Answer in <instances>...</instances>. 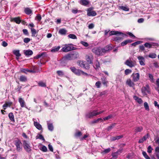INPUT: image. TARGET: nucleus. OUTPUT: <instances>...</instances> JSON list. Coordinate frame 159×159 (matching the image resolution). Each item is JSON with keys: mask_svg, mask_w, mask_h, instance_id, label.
I'll return each instance as SVG.
<instances>
[{"mask_svg": "<svg viewBox=\"0 0 159 159\" xmlns=\"http://www.w3.org/2000/svg\"><path fill=\"white\" fill-rule=\"evenodd\" d=\"M143 128L142 126H138L136 127L135 129V132L137 133L138 132H140L143 130Z\"/></svg>", "mask_w": 159, "mask_h": 159, "instance_id": "obj_34", "label": "nucleus"}, {"mask_svg": "<svg viewBox=\"0 0 159 159\" xmlns=\"http://www.w3.org/2000/svg\"><path fill=\"white\" fill-rule=\"evenodd\" d=\"M148 138V134L147 135L144 136L143 138L139 140L138 143H142L144 141H145Z\"/></svg>", "mask_w": 159, "mask_h": 159, "instance_id": "obj_31", "label": "nucleus"}, {"mask_svg": "<svg viewBox=\"0 0 159 159\" xmlns=\"http://www.w3.org/2000/svg\"><path fill=\"white\" fill-rule=\"evenodd\" d=\"M18 101L21 107H25L27 108L26 106L25 105V102L23 98L21 97H19L18 98Z\"/></svg>", "mask_w": 159, "mask_h": 159, "instance_id": "obj_13", "label": "nucleus"}, {"mask_svg": "<svg viewBox=\"0 0 159 159\" xmlns=\"http://www.w3.org/2000/svg\"><path fill=\"white\" fill-rule=\"evenodd\" d=\"M58 75L59 76H62L64 75L63 72L61 70H58L57 72Z\"/></svg>", "mask_w": 159, "mask_h": 159, "instance_id": "obj_62", "label": "nucleus"}, {"mask_svg": "<svg viewBox=\"0 0 159 159\" xmlns=\"http://www.w3.org/2000/svg\"><path fill=\"white\" fill-rule=\"evenodd\" d=\"M41 16L40 14L37 15L36 17V20L38 21H40L41 20Z\"/></svg>", "mask_w": 159, "mask_h": 159, "instance_id": "obj_54", "label": "nucleus"}, {"mask_svg": "<svg viewBox=\"0 0 159 159\" xmlns=\"http://www.w3.org/2000/svg\"><path fill=\"white\" fill-rule=\"evenodd\" d=\"M101 84L100 82L98 81L96 83L95 85L97 88H99L100 87Z\"/></svg>", "mask_w": 159, "mask_h": 159, "instance_id": "obj_59", "label": "nucleus"}, {"mask_svg": "<svg viewBox=\"0 0 159 159\" xmlns=\"http://www.w3.org/2000/svg\"><path fill=\"white\" fill-rule=\"evenodd\" d=\"M22 143L23 148L25 151L28 153L30 152L32 150L29 142L24 140L22 141Z\"/></svg>", "mask_w": 159, "mask_h": 159, "instance_id": "obj_3", "label": "nucleus"}, {"mask_svg": "<svg viewBox=\"0 0 159 159\" xmlns=\"http://www.w3.org/2000/svg\"><path fill=\"white\" fill-rule=\"evenodd\" d=\"M68 37L70 39H77L76 36L73 34H70L68 35Z\"/></svg>", "mask_w": 159, "mask_h": 159, "instance_id": "obj_38", "label": "nucleus"}, {"mask_svg": "<svg viewBox=\"0 0 159 159\" xmlns=\"http://www.w3.org/2000/svg\"><path fill=\"white\" fill-rule=\"evenodd\" d=\"M8 117L10 120L12 122H14V117L13 113L12 112H10L8 115Z\"/></svg>", "mask_w": 159, "mask_h": 159, "instance_id": "obj_32", "label": "nucleus"}, {"mask_svg": "<svg viewBox=\"0 0 159 159\" xmlns=\"http://www.w3.org/2000/svg\"><path fill=\"white\" fill-rule=\"evenodd\" d=\"M113 117V115H112L111 114L108 115V116L106 117L103 118V120H108L112 118Z\"/></svg>", "mask_w": 159, "mask_h": 159, "instance_id": "obj_40", "label": "nucleus"}, {"mask_svg": "<svg viewBox=\"0 0 159 159\" xmlns=\"http://www.w3.org/2000/svg\"><path fill=\"white\" fill-rule=\"evenodd\" d=\"M134 98L139 104H141L143 102V101L142 99L139 97L134 96Z\"/></svg>", "mask_w": 159, "mask_h": 159, "instance_id": "obj_30", "label": "nucleus"}, {"mask_svg": "<svg viewBox=\"0 0 159 159\" xmlns=\"http://www.w3.org/2000/svg\"><path fill=\"white\" fill-rule=\"evenodd\" d=\"M30 41V39L28 38H25L24 39V42L25 43H28Z\"/></svg>", "mask_w": 159, "mask_h": 159, "instance_id": "obj_58", "label": "nucleus"}, {"mask_svg": "<svg viewBox=\"0 0 159 159\" xmlns=\"http://www.w3.org/2000/svg\"><path fill=\"white\" fill-rule=\"evenodd\" d=\"M31 30L32 33V36L33 37H36L37 36V32L34 28H31Z\"/></svg>", "mask_w": 159, "mask_h": 159, "instance_id": "obj_25", "label": "nucleus"}, {"mask_svg": "<svg viewBox=\"0 0 159 159\" xmlns=\"http://www.w3.org/2000/svg\"><path fill=\"white\" fill-rule=\"evenodd\" d=\"M70 69L74 73L77 75L80 76L81 75V74L85 75H88L87 73L84 72L82 70L76 69L74 66L71 67L70 68Z\"/></svg>", "mask_w": 159, "mask_h": 159, "instance_id": "obj_4", "label": "nucleus"}, {"mask_svg": "<svg viewBox=\"0 0 159 159\" xmlns=\"http://www.w3.org/2000/svg\"><path fill=\"white\" fill-rule=\"evenodd\" d=\"M83 68L86 69H88L89 68V65L85 61V63H84V66Z\"/></svg>", "mask_w": 159, "mask_h": 159, "instance_id": "obj_56", "label": "nucleus"}, {"mask_svg": "<svg viewBox=\"0 0 159 159\" xmlns=\"http://www.w3.org/2000/svg\"><path fill=\"white\" fill-rule=\"evenodd\" d=\"M113 39L114 41L118 42L119 41L122 40L123 38L119 37H114Z\"/></svg>", "mask_w": 159, "mask_h": 159, "instance_id": "obj_45", "label": "nucleus"}, {"mask_svg": "<svg viewBox=\"0 0 159 159\" xmlns=\"http://www.w3.org/2000/svg\"><path fill=\"white\" fill-rule=\"evenodd\" d=\"M100 121H103V119L101 118H99L96 120H94L91 122L92 124H94L98 123Z\"/></svg>", "mask_w": 159, "mask_h": 159, "instance_id": "obj_47", "label": "nucleus"}, {"mask_svg": "<svg viewBox=\"0 0 159 159\" xmlns=\"http://www.w3.org/2000/svg\"><path fill=\"white\" fill-rule=\"evenodd\" d=\"M24 53L26 56L31 55L33 53V51L30 50H25L24 51Z\"/></svg>", "mask_w": 159, "mask_h": 159, "instance_id": "obj_27", "label": "nucleus"}, {"mask_svg": "<svg viewBox=\"0 0 159 159\" xmlns=\"http://www.w3.org/2000/svg\"><path fill=\"white\" fill-rule=\"evenodd\" d=\"M72 44H66L65 46L63 47L61 50L62 51L65 52H67L74 49V47L71 46Z\"/></svg>", "mask_w": 159, "mask_h": 159, "instance_id": "obj_7", "label": "nucleus"}, {"mask_svg": "<svg viewBox=\"0 0 159 159\" xmlns=\"http://www.w3.org/2000/svg\"><path fill=\"white\" fill-rule=\"evenodd\" d=\"M123 137V135L117 136L115 137H112L111 138V140L112 141H115L116 140H117Z\"/></svg>", "mask_w": 159, "mask_h": 159, "instance_id": "obj_26", "label": "nucleus"}, {"mask_svg": "<svg viewBox=\"0 0 159 159\" xmlns=\"http://www.w3.org/2000/svg\"><path fill=\"white\" fill-rule=\"evenodd\" d=\"M23 32L24 34L26 35H29V33L27 29H24L23 30Z\"/></svg>", "mask_w": 159, "mask_h": 159, "instance_id": "obj_61", "label": "nucleus"}, {"mask_svg": "<svg viewBox=\"0 0 159 159\" xmlns=\"http://www.w3.org/2000/svg\"><path fill=\"white\" fill-rule=\"evenodd\" d=\"M45 54V52H43L42 53H40L38 55L34 57V58L35 59H38L41 57H43V56Z\"/></svg>", "mask_w": 159, "mask_h": 159, "instance_id": "obj_41", "label": "nucleus"}, {"mask_svg": "<svg viewBox=\"0 0 159 159\" xmlns=\"http://www.w3.org/2000/svg\"><path fill=\"white\" fill-rule=\"evenodd\" d=\"M11 21H14L18 24H20L21 22V20L19 17L11 18Z\"/></svg>", "mask_w": 159, "mask_h": 159, "instance_id": "obj_23", "label": "nucleus"}, {"mask_svg": "<svg viewBox=\"0 0 159 159\" xmlns=\"http://www.w3.org/2000/svg\"><path fill=\"white\" fill-rule=\"evenodd\" d=\"M153 150V148H152L151 146H149L148 148L147 152L149 153L152 152V150Z\"/></svg>", "mask_w": 159, "mask_h": 159, "instance_id": "obj_60", "label": "nucleus"}, {"mask_svg": "<svg viewBox=\"0 0 159 159\" xmlns=\"http://www.w3.org/2000/svg\"><path fill=\"white\" fill-rule=\"evenodd\" d=\"M125 64L126 65L131 68L134 66L135 65V64L131 60L130 58L126 60Z\"/></svg>", "mask_w": 159, "mask_h": 159, "instance_id": "obj_10", "label": "nucleus"}, {"mask_svg": "<svg viewBox=\"0 0 159 159\" xmlns=\"http://www.w3.org/2000/svg\"><path fill=\"white\" fill-rule=\"evenodd\" d=\"M142 154L143 156L146 159H150V157L147 155L146 152H143Z\"/></svg>", "mask_w": 159, "mask_h": 159, "instance_id": "obj_50", "label": "nucleus"}, {"mask_svg": "<svg viewBox=\"0 0 159 159\" xmlns=\"http://www.w3.org/2000/svg\"><path fill=\"white\" fill-rule=\"evenodd\" d=\"M116 125V124L115 123H112L106 128V130L108 131L111 130Z\"/></svg>", "mask_w": 159, "mask_h": 159, "instance_id": "obj_33", "label": "nucleus"}, {"mask_svg": "<svg viewBox=\"0 0 159 159\" xmlns=\"http://www.w3.org/2000/svg\"><path fill=\"white\" fill-rule=\"evenodd\" d=\"M78 2L81 5L84 6H88L90 3V1L88 0H80Z\"/></svg>", "mask_w": 159, "mask_h": 159, "instance_id": "obj_12", "label": "nucleus"}, {"mask_svg": "<svg viewBox=\"0 0 159 159\" xmlns=\"http://www.w3.org/2000/svg\"><path fill=\"white\" fill-rule=\"evenodd\" d=\"M96 111H93L92 112H90L86 115L87 117L89 118H92L94 116H97Z\"/></svg>", "mask_w": 159, "mask_h": 159, "instance_id": "obj_15", "label": "nucleus"}, {"mask_svg": "<svg viewBox=\"0 0 159 159\" xmlns=\"http://www.w3.org/2000/svg\"><path fill=\"white\" fill-rule=\"evenodd\" d=\"M84 63H85V61H80L78 62V64L81 67L83 68Z\"/></svg>", "mask_w": 159, "mask_h": 159, "instance_id": "obj_39", "label": "nucleus"}, {"mask_svg": "<svg viewBox=\"0 0 159 159\" xmlns=\"http://www.w3.org/2000/svg\"><path fill=\"white\" fill-rule=\"evenodd\" d=\"M144 106L145 109L148 111L149 110L148 104L147 102H145L144 103Z\"/></svg>", "mask_w": 159, "mask_h": 159, "instance_id": "obj_51", "label": "nucleus"}, {"mask_svg": "<svg viewBox=\"0 0 159 159\" xmlns=\"http://www.w3.org/2000/svg\"><path fill=\"white\" fill-rule=\"evenodd\" d=\"M131 72L132 70L129 69H126L125 71V73L126 75L131 73Z\"/></svg>", "mask_w": 159, "mask_h": 159, "instance_id": "obj_52", "label": "nucleus"}, {"mask_svg": "<svg viewBox=\"0 0 159 159\" xmlns=\"http://www.w3.org/2000/svg\"><path fill=\"white\" fill-rule=\"evenodd\" d=\"M122 35L123 37L126 36V35L125 34H124L123 33L118 31H111L109 32V36H111L112 35Z\"/></svg>", "mask_w": 159, "mask_h": 159, "instance_id": "obj_9", "label": "nucleus"}, {"mask_svg": "<svg viewBox=\"0 0 159 159\" xmlns=\"http://www.w3.org/2000/svg\"><path fill=\"white\" fill-rule=\"evenodd\" d=\"M34 126L38 129L39 130H41L42 129V126L41 125L39 122L34 121Z\"/></svg>", "mask_w": 159, "mask_h": 159, "instance_id": "obj_19", "label": "nucleus"}, {"mask_svg": "<svg viewBox=\"0 0 159 159\" xmlns=\"http://www.w3.org/2000/svg\"><path fill=\"white\" fill-rule=\"evenodd\" d=\"M14 144L16 147V150L20 152L22 150V143L21 141L18 139L14 141Z\"/></svg>", "mask_w": 159, "mask_h": 159, "instance_id": "obj_5", "label": "nucleus"}, {"mask_svg": "<svg viewBox=\"0 0 159 159\" xmlns=\"http://www.w3.org/2000/svg\"><path fill=\"white\" fill-rule=\"evenodd\" d=\"M82 135V133L80 131H77L75 134V136L76 138L80 137Z\"/></svg>", "mask_w": 159, "mask_h": 159, "instance_id": "obj_37", "label": "nucleus"}, {"mask_svg": "<svg viewBox=\"0 0 159 159\" xmlns=\"http://www.w3.org/2000/svg\"><path fill=\"white\" fill-rule=\"evenodd\" d=\"M141 43V42L140 41H138L136 42L133 43H132L131 45L132 46H135L137 45L140 44Z\"/></svg>", "mask_w": 159, "mask_h": 159, "instance_id": "obj_57", "label": "nucleus"}, {"mask_svg": "<svg viewBox=\"0 0 159 159\" xmlns=\"http://www.w3.org/2000/svg\"><path fill=\"white\" fill-rule=\"evenodd\" d=\"M25 12L27 15H30L32 13V11L29 8H26L24 10Z\"/></svg>", "mask_w": 159, "mask_h": 159, "instance_id": "obj_29", "label": "nucleus"}, {"mask_svg": "<svg viewBox=\"0 0 159 159\" xmlns=\"http://www.w3.org/2000/svg\"><path fill=\"white\" fill-rule=\"evenodd\" d=\"M119 7L120 9L125 11H129V8L126 7L120 6Z\"/></svg>", "mask_w": 159, "mask_h": 159, "instance_id": "obj_48", "label": "nucleus"}, {"mask_svg": "<svg viewBox=\"0 0 159 159\" xmlns=\"http://www.w3.org/2000/svg\"><path fill=\"white\" fill-rule=\"evenodd\" d=\"M60 46H59L57 47H53L51 50V52H57L60 48Z\"/></svg>", "mask_w": 159, "mask_h": 159, "instance_id": "obj_28", "label": "nucleus"}, {"mask_svg": "<svg viewBox=\"0 0 159 159\" xmlns=\"http://www.w3.org/2000/svg\"><path fill=\"white\" fill-rule=\"evenodd\" d=\"M79 55L78 52H73L65 55L63 57L64 60H72L77 59L79 57Z\"/></svg>", "mask_w": 159, "mask_h": 159, "instance_id": "obj_2", "label": "nucleus"}, {"mask_svg": "<svg viewBox=\"0 0 159 159\" xmlns=\"http://www.w3.org/2000/svg\"><path fill=\"white\" fill-rule=\"evenodd\" d=\"M86 58L87 61L89 64L92 63V61L93 60V55L91 54H89L87 55L86 56Z\"/></svg>", "mask_w": 159, "mask_h": 159, "instance_id": "obj_14", "label": "nucleus"}, {"mask_svg": "<svg viewBox=\"0 0 159 159\" xmlns=\"http://www.w3.org/2000/svg\"><path fill=\"white\" fill-rule=\"evenodd\" d=\"M67 31L65 29H60L58 31V33L61 35H65Z\"/></svg>", "mask_w": 159, "mask_h": 159, "instance_id": "obj_22", "label": "nucleus"}, {"mask_svg": "<svg viewBox=\"0 0 159 159\" xmlns=\"http://www.w3.org/2000/svg\"><path fill=\"white\" fill-rule=\"evenodd\" d=\"M87 15L88 16H94L97 15V13L94 11L93 8L90 7L87 10Z\"/></svg>", "mask_w": 159, "mask_h": 159, "instance_id": "obj_8", "label": "nucleus"}, {"mask_svg": "<svg viewBox=\"0 0 159 159\" xmlns=\"http://www.w3.org/2000/svg\"><path fill=\"white\" fill-rule=\"evenodd\" d=\"M137 58L139 61V64L141 66H144L145 65L144 63L145 59L143 57L139 56Z\"/></svg>", "mask_w": 159, "mask_h": 159, "instance_id": "obj_16", "label": "nucleus"}, {"mask_svg": "<svg viewBox=\"0 0 159 159\" xmlns=\"http://www.w3.org/2000/svg\"><path fill=\"white\" fill-rule=\"evenodd\" d=\"M111 49V47L109 46H106L104 48L96 47L92 49V52L97 55L102 56Z\"/></svg>", "mask_w": 159, "mask_h": 159, "instance_id": "obj_1", "label": "nucleus"}, {"mask_svg": "<svg viewBox=\"0 0 159 159\" xmlns=\"http://www.w3.org/2000/svg\"><path fill=\"white\" fill-rule=\"evenodd\" d=\"M19 80L21 82H26L27 81V78L24 75L20 76Z\"/></svg>", "mask_w": 159, "mask_h": 159, "instance_id": "obj_35", "label": "nucleus"}, {"mask_svg": "<svg viewBox=\"0 0 159 159\" xmlns=\"http://www.w3.org/2000/svg\"><path fill=\"white\" fill-rule=\"evenodd\" d=\"M40 149L44 152H46L48 151L47 148L44 145H43L42 147L40 148Z\"/></svg>", "mask_w": 159, "mask_h": 159, "instance_id": "obj_42", "label": "nucleus"}, {"mask_svg": "<svg viewBox=\"0 0 159 159\" xmlns=\"http://www.w3.org/2000/svg\"><path fill=\"white\" fill-rule=\"evenodd\" d=\"M95 64V66L97 68H98L100 67V63L99 62L98 60H97L96 61Z\"/></svg>", "mask_w": 159, "mask_h": 159, "instance_id": "obj_64", "label": "nucleus"}, {"mask_svg": "<svg viewBox=\"0 0 159 159\" xmlns=\"http://www.w3.org/2000/svg\"><path fill=\"white\" fill-rule=\"evenodd\" d=\"M47 124L48 125V128L50 131H52L53 130V126L52 124L50 123V121H48L47 122Z\"/></svg>", "mask_w": 159, "mask_h": 159, "instance_id": "obj_21", "label": "nucleus"}, {"mask_svg": "<svg viewBox=\"0 0 159 159\" xmlns=\"http://www.w3.org/2000/svg\"><path fill=\"white\" fill-rule=\"evenodd\" d=\"M126 84L130 87H134V84L130 79H128L126 81Z\"/></svg>", "mask_w": 159, "mask_h": 159, "instance_id": "obj_20", "label": "nucleus"}, {"mask_svg": "<svg viewBox=\"0 0 159 159\" xmlns=\"http://www.w3.org/2000/svg\"><path fill=\"white\" fill-rule=\"evenodd\" d=\"M122 149H119L117 151V152L113 153L112 154V157H113V158H114V159H116L117 157L118 154L121 153L122 152Z\"/></svg>", "mask_w": 159, "mask_h": 159, "instance_id": "obj_18", "label": "nucleus"}, {"mask_svg": "<svg viewBox=\"0 0 159 159\" xmlns=\"http://www.w3.org/2000/svg\"><path fill=\"white\" fill-rule=\"evenodd\" d=\"M131 77L133 78V81L136 82L139 80V79L140 75L139 73H133L131 75Z\"/></svg>", "mask_w": 159, "mask_h": 159, "instance_id": "obj_11", "label": "nucleus"}, {"mask_svg": "<svg viewBox=\"0 0 159 159\" xmlns=\"http://www.w3.org/2000/svg\"><path fill=\"white\" fill-rule=\"evenodd\" d=\"M13 54L16 57L17 59H18L19 57L21 55L20 53L19 50H15L13 51Z\"/></svg>", "mask_w": 159, "mask_h": 159, "instance_id": "obj_24", "label": "nucleus"}, {"mask_svg": "<svg viewBox=\"0 0 159 159\" xmlns=\"http://www.w3.org/2000/svg\"><path fill=\"white\" fill-rule=\"evenodd\" d=\"M80 43L81 44L85 47H87L89 46V44L86 42L84 41H81Z\"/></svg>", "mask_w": 159, "mask_h": 159, "instance_id": "obj_53", "label": "nucleus"}, {"mask_svg": "<svg viewBox=\"0 0 159 159\" xmlns=\"http://www.w3.org/2000/svg\"><path fill=\"white\" fill-rule=\"evenodd\" d=\"M148 57L152 58H155L157 57V55L154 53H152L149 54Z\"/></svg>", "mask_w": 159, "mask_h": 159, "instance_id": "obj_44", "label": "nucleus"}, {"mask_svg": "<svg viewBox=\"0 0 159 159\" xmlns=\"http://www.w3.org/2000/svg\"><path fill=\"white\" fill-rule=\"evenodd\" d=\"M28 70H29V69H22L21 70V71L22 72H23V73H25V74H27V72H28Z\"/></svg>", "mask_w": 159, "mask_h": 159, "instance_id": "obj_63", "label": "nucleus"}, {"mask_svg": "<svg viewBox=\"0 0 159 159\" xmlns=\"http://www.w3.org/2000/svg\"><path fill=\"white\" fill-rule=\"evenodd\" d=\"M148 76L149 78L150 81L152 83L154 82V79H153V75L151 74H148Z\"/></svg>", "mask_w": 159, "mask_h": 159, "instance_id": "obj_46", "label": "nucleus"}, {"mask_svg": "<svg viewBox=\"0 0 159 159\" xmlns=\"http://www.w3.org/2000/svg\"><path fill=\"white\" fill-rule=\"evenodd\" d=\"M38 135V136H37L36 137H37L36 139L38 138L40 139L43 140V141H44L45 140L44 137L42 136V135L41 134H39Z\"/></svg>", "mask_w": 159, "mask_h": 159, "instance_id": "obj_55", "label": "nucleus"}, {"mask_svg": "<svg viewBox=\"0 0 159 159\" xmlns=\"http://www.w3.org/2000/svg\"><path fill=\"white\" fill-rule=\"evenodd\" d=\"M157 44L155 43H146L144 44V46L146 48H150L152 47V46H157Z\"/></svg>", "mask_w": 159, "mask_h": 159, "instance_id": "obj_17", "label": "nucleus"}, {"mask_svg": "<svg viewBox=\"0 0 159 159\" xmlns=\"http://www.w3.org/2000/svg\"><path fill=\"white\" fill-rule=\"evenodd\" d=\"M102 84L104 85H106L108 83L107 81L106 80V78L104 77L101 79Z\"/></svg>", "mask_w": 159, "mask_h": 159, "instance_id": "obj_36", "label": "nucleus"}, {"mask_svg": "<svg viewBox=\"0 0 159 159\" xmlns=\"http://www.w3.org/2000/svg\"><path fill=\"white\" fill-rule=\"evenodd\" d=\"M38 84L39 86L41 87H45L46 86V84L42 81L39 82Z\"/></svg>", "mask_w": 159, "mask_h": 159, "instance_id": "obj_43", "label": "nucleus"}, {"mask_svg": "<svg viewBox=\"0 0 159 159\" xmlns=\"http://www.w3.org/2000/svg\"><path fill=\"white\" fill-rule=\"evenodd\" d=\"M141 91L143 96L146 95L148 93H150V89L149 85L147 84L145 86L142 87Z\"/></svg>", "mask_w": 159, "mask_h": 159, "instance_id": "obj_6", "label": "nucleus"}, {"mask_svg": "<svg viewBox=\"0 0 159 159\" xmlns=\"http://www.w3.org/2000/svg\"><path fill=\"white\" fill-rule=\"evenodd\" d=\"M111 151V149L110 148H108L107 149H105L102 152V153L103 154H105L106 153H107Z\"/></svg>", "mask_w": 159, "mask_h": 159, "instance_id": "obj_49", "label": "nucleus"}]
</instances>
